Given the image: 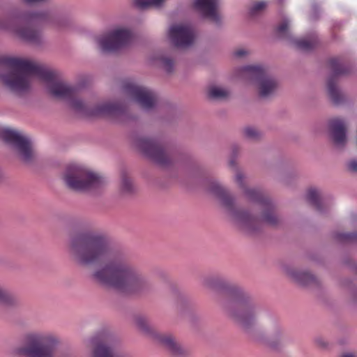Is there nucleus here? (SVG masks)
<instances>
[{
	"label": "nucleus",
	"mask_w": 357,
	"mask_h": 357,
	"mask_svg": "<svg viewBox=\"0 0 357 357\" xmlns=\"http://www.w3.org/2000/svg\"><path fill=\"white\" fill-rule=\"evenodd\" d=\"M73 259L82 266L99 265L91 273L96 282L129 294L148 291L150 280L121 251L112 249L100 233L86 231L72 237L69 245Z\"/></svg>",
	"instance_id": "obj_1"
},
{
	"label": "nucleus",
	"mask_w": 357,
	"mask_h": 357,
	"mask_svg": "<svg viewBox=\"0 0 357 357\" xmlns=\"http://www.w3.org/2000/svg\"><path fill=\"white\" fill-rule=\"evenodd\" d=\"M0 65L9 71L7 74L0 73V80L14 92L28 91L33 79L38 78L46 84L47 90L52 96L68 100L75 112L85 116L117 115L123 111L120 105L111 102L89 109L82 100L77 98L78 90L76 87L59 80L55 71L31 60L6 56L0 58Z\"/></svg>",
	"instance_id": "obj_2"
},
{
	"label": "nucleus",
	"mask_w": 357,
	"mask_h": 357,
	"mask_svg": "<svg viewBox=\"0 0 357 357\" xmlns=\"http://www.w3.org/2000/svg\"><path fill=\"white\" fill-rule=\"evenodd\" d=\"M208 191L220 200L222 206L226 209L232 220L245 230H254L257 226L262 224L275 225L278 223V218L274 213L273 203L256 189H245V194L250 201L259 204V208L262 211L261 216H254L247 211H238L234 206V199L228 194L227 190L215 180L210 182Z\"/></svg>",
	"instance_id": "obj_3"
},
{
	"label": "nucleus",
	"mask_w": 357,
	"mask_h": 357,
	"mask_svg": "<svg viewBox=\"0 0 357 357\" xmlns=\"http://www.w3.org/2000/svg\"><path fill=\"white\" fill-rule=\"evenodd\" d=\"M49 22L48 15L44 12H29L17 19L13 20L10 24L2 26L3 29L14 33L21 40L34 44L40 45L43 42L40 31L33 28Z\"/></svg>",
	"instance_id": "obj_4"
},
{
	"label": "nucleus",
	"mask_w": 357,
	"mask_h": 357,
	"mask_svg": "<svg viewBox=\"0 0 357 357\" xmlns=\"http://www.w3.org/2000/svg\"><path fill=\"white\" fill-rule=\"evenodd\" d=\"M24 345L18 352L27 357H52L59 344V338L47 331H33L26 333Z\"/></svg>",
	"instance_id": "obj_5"
},
{
	"label": "nucleus",
	"mask_w": 357,
	"mask_h": 357,
	"mask_svg": "<svg viewBox=\"0 0 357 357\" xmlns=\"http://www.w3.org/2000/svg\"><path fill=\"white\" fill-rule=\"evenodd\" d=\"M63 179L69 188L76 191L98 190L107 183L105 178L99 173L77 165L66 169Z\"/></svg>",
	"instance_id": "obj_6"
},
{
	"label": "nucleus",
	"mask_w": 357,
	"mask_h": 357,
	"mask_svg": "<svg viewBox=\"0 0 357 357\" xmlns=\"http://www.w3.org/2000/svg\"><path fill=\"white\" fill-rule=\"evenodd\" d=\"M227 288L234 297L227 303V312L235 322L248 331L256 321V307L252 303L244 299L241 289L231 286H227Z\"/></svg>",
	"instance_id": "obj_7"
},
{
	"label": "nucleus",
	"mask_w": 357,
	"mask_h": 357,
	"mask_svg": "<svg viewBox=\"0 0 357 357\" xmlns=\"http://www.w3.org/2000/svg\"><path fill=\"white\" fill-rule=\"evenodd\" d=\"M136 324L139 330L149 335L157 344L166 349L172 355L176 357H184L190 354L189 349L181 345L173 335L155 331L145 318L138 317L136 319Z\"/></svg>",
	"instance_id": "obj_8"
},
{
	"label": "nucleus",
	"mask_w": 357,
	"mask_h": 357,
	"mask_svg": "<svg viewBox=\"0 0 357 357\" xmlns=\"http://www.w3.org/2000/svg\"><path fill=\"white\" fill-rule=\"evenodd\" d=\"M241 75L256 82L259 97L266 98L273 96L278 87L276 81L266 74L260 66H246L241 68Z\"/></svg>",
	"instance_id": "obj_9"
},
{
	"label": "nucleus",
	"mask_w": 357,
	"mask_h": 357,
	"mask_svg": "<svg viewBox=\"0 0 357 357\" xmlns=\"http://www.w3.org/2000/svg\"><path fill=\"white\" fill-rule=\"evenodd\" d=\"M0 137L7 144L11 145L19 153L24 162H30L33 158L30 139L23 133L10 128H0Z\"/></svg>",
	"instance_id": "obj_10"
},
{
	"label": "nucleus",
	"mask_w": 357,
	"mask_h": 357,
	"mask_svg": "<svg viewBox=\"0 0 357 357\" xmlns=\"http://www.w3.org/2000/svg\"><path fill=\"white\" fill-rule=\"evenodd\" d=\"M123 93L136 101L142 109L150 110L157 104V96L152 90L139 85L132 80H126L122 86Z\"/></svg>",
	"instance_id": "obj_11"
},
{
	"label": "nucleus",
	"mask_w": 357,
	"mask_h": 357,
	"mask_svg": "<svg viewBox=\"0 0 357 357\" xmlns=\"http://www.w3.org/2000/svg\"><path fill=\"white\" fill-rule=\"evenodd\" d=\"M132 33L128 29L119 27L97 39L99 48L103 52L116 51L131 43Z\"/></svg>",
	"instance_id": "obj_12"
},
{
	"label": "nucleus",
	"mask_w": 357,
	"mask_h": 357,
	"mask_svg": "<svg viewBox=\"0 0 357 357\" xmlns=\"http://www.w3.org/2000/svg\"><path fill=\"white\" fill-rule=\"evenodd\" d=\"M136 146L144 155L158 165H165L169 162V155L158 139L141 137L137 139Z\"/></svg>",
	"instance_id": "obj_13"
},
{
	"label": "nucleus",
	"mask_w": 357,
	"mask_h": 357,
	"mask_svg": "<svg viewBox=\"0 0 357 357\" xmlns=\"http://www.w3.org/2000/svg\"><path fill=\"white\" fill-rule=\"evenodd\" d=\"M91 357H122L116 350L114 337L109 333H99L91 340Z\"/></svg>",
	"instance_id": "obj_14"
},
{
	"label": "nucleus",
	"mask_w": 357,
	"mask_h": 357,
	"mask_svg": "<svg viewBox=\"0 0 357 357\" xmlns=\"http://www.w3.org/2000/svg\"><path fill=\"white\" fill-rule=\"evenodd\" d=\"M168 36L174 46L181 48L191 45L195 38L192 29L182 24L172 25L168 31Z\"/></svg>",
	"instance_id": "obj_15"
},
{
	"label": "nucleus",
	"mask_w": 357,
	"mask_h": 357,
	"mask_svg": "<svg viewBox=\"0 0 357 357\" xmlns=\"http://www.w3.org/2000/svg\"><path fill=\"white\" fill-rule=\"evenodd\" d=\"M330 66L332 70V75L328 81V92L332 101L337 105L342 100V95L337 87L335 82V77L344 74L347 70L341 65L337 59H333L330 61Z\"/></svg>",
	"instance_id": "obj_16"
},
{
	"label": "nucleus",
	"mask_w": 357,
	"mask_h": 357,
	"mask_svg": "<svg viewBox=\"0 0 357 357\" xmlns=\"http://www.w3.org/2000/svg\"><path fill=\"white\" fill-rule=\"evenodd\" d=\"M194 6L203 17H208L216 23L219 22L217 0H195Z\"/></svg>",
	"instance_id": "obj_17"
},
{
	"label": "nucleus",
	"mask_w": 357,
	"mask_h": 357,
	"mask_svg": "<svg viewBox=\"0 0 357 357\" xmlns=\"http://www.w3.org/2000/svg\"><path fill=\"white\" fill-rule=\"evenodd\" d=\"M329 126L331 137L335 146L338 147L343 146L347 142L344 122L342 119H335L331 121Z\"/></svg>",
	"instance_id": "obj_18"
},
{
	"label": "nucleus",
	"mask_w": 357,
	"mask_h": 357,
	"mask_svg": "<svg viewBox=\"0 0 357 357\" xmlns=\"http://www.w3.org/2000/svg\"><path fill=\"white\" fill-rule=\"evenodd\" d=\"M287 274L292 280L302 286L308 285L315 281L312 274L301 269L288 268Z\"/></svg>",
	"instance_id": "obj_19"
},
{
	"label": "nucleus",
	"mask_w": 357,
	"mask_h": 357,
	"mask_svg": "<svg viewBox=\"0 0 357 357\" xmlns=\"http://www.w3.org/2000/svg\"><path fill=\"white\" fill-rule=\"evenodd\" d=\"M294 45L303 51H309L314 48L317 44V38L313 36L310 38H300L293 41Z\"/></svg>",
	"instance_id": "obj_20"
},
{
	"label": "nucleus",
	"mask_w": 357,
	"mask_h": 357,
	"mask_svg": "<svg viewBox=\"0 0 357 357\" xmlns=\"http://www.w3.org/2000/svg\"><path fill=\"white\" fill-rule=\"evenodd\" d=\"M307 199L310 203L314 205L319 211H321V194L318 189L310 188L306 195Z\"/></svg>",
	"instance_id": "obj_21"
},
{
	"label": "nucleus",
	"mask_w": 357,
	"mask_h": 357,
	"mask_svg": "<svg viewBox=\"0 0 357 357\" xmlns=\"http://www.w3.org/2000/svg\"><path fill=\"white\" fill-rule=\"evenodd\" d=\"M230 94V91L223 87L213 86L208 89V96L210 98L216 100H222L227 98Z\"/></svg>",
	"instance_id": "obj_22"
},
{
	"label": "nucleus",
	"mask_w": 357,
	"mask_h": 357,
	"mask_svg": "<svg viewBox=\"0 0 357 357\" xmlns=\"http://www.w3.org/2000/svg\"><path fill=\"white\" fill-rule=\"evenodd\" d=\"M165 0H134V5L139 9H145L149 7H158Z\"/></svg>",
	"instance_id": "obj_23"
},
{
	"label": "nucleus",
	"mask_w": 357,
	"mask_h": 357,
	"mask_svg": "<svg viewBox=\"0 0 357 357\" xmlns=\"http://www.w3.org/2000/svg\"><path fill=\"white\" fill-rule=\"evenodd\" d=\"M134 186L132 180L126 176H123L121 183V190L124 193H130L133 191Z\"/></svg>",
	"instance_id": "obj_24"
},
{
	"label": "nucleus",
	"mask_w": 357,
	"mask_h": 357,
	"mask_svg": "<svg viewBox=\"0 0 357 357\" xmlns=\"http://www.w3.org/2000/svg\"><path fill=\"white\" fill-rule=\"evenodd\" d=\"M243 133L245 137L250 139H256L260 136L259 132L253 127H246Z\"/></svg>",
	"instance_id": "obj_25"
},
{
	"label": "nucleus",
	"mask_w": 357,
	"mask_h": 357,
	"mask_svg": "<svg viewBox=\"0 0 357 357\" xmlns=\"http://www.w3.org/2000/svg\"><path fill=\"white\" fill-rule=\"evenodd\" d=\"M337 238L343 242H349L357 240V234L356 233H342L337 234Z\"/></svg>",
	"instance_id": "obj_26"
},
{
	"label": "nucleus",
	"mask_w": 357,
	"mask_h": 357,
	"mask_svg": "<svg viewBox=\"0 0 357 357\" xmlns=\"http://www.w3.org/2000/svg\"><path fill=\"white\" fill-rule=\"evenodd\" d=\"M266 6L265 1H257L253 3L250 8V12L252 15L257 14V13L263 10Z\"/></svg>",
	"instance_id": "obj_27"
},
{
	"label": "nucleus",
	"mask_w": 357,
	"mask_h": 357,
	"mask_svg": "<svg viewBox=\"0 0 357 357\" xmlns=\"http://www.w3.org/2000/svg\"><path fill=\"white\" fill-rule=\"evenodd\" d=\"M290 20L285 17L283 21L280 23V24L278 26V31L281 34L285 33L287 31L288 27L290 25Z\"/></svg>",
	"instance_id": "obj_28"
},
{
	"label": "nucleus",
	"mask_w": 357,
	"mask_h": 357,
	"mask_svg": "<svg viewBox=\"0 0 357 357\" xmlns=\"http://www.w3.org/2000/svg\"><path fill=\"white\" fill-rule=\"evenodd\" d=\"M163 68L167 72H172L174 68V63L172 59L164 58L162 59Z\"/></svg>",
	"instance_id": "obj_29"
},
{
	"label": "nucleus",
	"mask_w": 357,
	"mask_h": 357,
	"mask_svg": "<svg viewBox=\"0 0 357 357\" xmlns=\"http://www.w3.org/2000/svg\"><path fill=\"white\" fill-rule=\"evenodd\" d=\"M244 175L241 172H238L235 176V181L241 187L244 186Z\"/></svg>",
	"instance_id": "obj_30"
},
{
	"label": "nucleus",
	"mask_w": 357,
	"mask_h": 357,
	"mask_svg": "<svg viewBox=\"0 0 357 357\" xmlns=\"http://www.w3.org/2000/svg\"><path fill=\"white\" fill-rule=\"evenodd\" d=\"M348 168L351 172H357V160H351L348 163Z\"/></svg>",
	"instance_id": "obj_31"
},
{
	"label": "nucleus",
	"mask_w": 357,
	"mask_h": 357,
	"mask_svg": "<svg viewBox=\"0 0 357 357\" xmlns=\"http://www.w3.org/2000/svg\"><path fill=\"white\" fill-rule=\"evenodd\" d=\"M246 54H248V52L243 49L238 50L234 52V56L236 57H242Z\"/></svg>",
	"instance_id": "obj_32"
},
{
	"label": "nucleus",
	"mask_w": 357,
	"mask_h": 357,
	"mask_svg": "<svg viewBox=\"0 0 357 357\" xmlns=\"http://www.w3.org/2000/svg\"><path fill=\"white\" fill-rule=\"evenodd\" d=\"M8 300V296L4 291L0 289V303H6Z\"/></svg>",
	"instance_id": "obj_33"
},
{
	"label": "nucleus",
	"mask_w": 357,
	"mask_h": 357,
	"mask_svg": "<svg viewBox=\"0 0 357 357\" xmlns=\"http://www.w3.org/2000/svg\"><path fill=\"white\" fill-rule=\"evenodd\" d=\"M280 333V328L277 326L275 329V331L271 334L273 337H276L279 335Z\"/></svg>",
	"instance_id": "obj_34"
},
{
	"label": "nucleus",
	"mask_w": 357,
	"mask_h": 357,
	"mask_svg": "<svg viewBox=\"0 0 357 357\" xmlns=\"http://www.w3.org/2000/svg\"><path fill=\"white\" fill-rule=\"evenodd\" d=\"M341 357H357V356L354 355L353 353L348 352L342 354Z\"/></svg>",
	"instance_id": "obj_35"
}]
</instances>
